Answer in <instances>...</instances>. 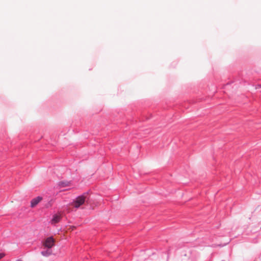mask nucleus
Instances as JSON below:
<instances>
[{"label": "nucleus", "mask_w": 261, "mask_h": 261, "mask_svg": "<svg viewBox=\"0 0 261 261\" xmlns=\"http://www.w3.org/2000/svg\"><path fill=\"white\" fill-rule=\"evenodd\" d=\"M61 220V217L58 214H54L51 218V221L53 223H57L60 222Z\"/></svg>", "instance_id": "39448f33"}, {"label": "nucleus", "mask_w": 261, "mask_h": 261, "mask_svg": "<svg viewBox=\"0 0 261 261\" xmlns=\"http://www.w3.org/2000/svg\"><path fill=\"white\" fill-rule=\"evenodd\" d=\"M70 181L67 180L61 181L58 182V186L61 188H64L69 185Z\"/></svg>", "instance_id": "423d86ee"}, {"label": "nucleus", "mask_w": 261, "mask_h": 261, "mask_svg": "<svg viewBox=\"0 0 261 261\" xmlns=\"http://www.w3.org/2000/svg\"><path fill=\"white\" fill-rule=\"evenodd\" d=\"M55 242L53 236L48 237L43 242V246L46 248L52 249V248L55 245Z\"/></svg>", "instance_id": "f03ea898"}, {"label": "nucleus", "mask_w": 261, "mask_h": 261, "mask_svg": "<svg viewBox=\"0 0 261 261\" xmlns=\"http://www.w3.org/2000/svg\"><path fill=\"white\" fill-rule=\"evenodd\" d=\"M53 253L52 249L46 248L45 250H42L41 251V254L42 256L45 257H48Z\"/></svg>", "instance_id": "20e7f679"}, {"label": "nucleus", "mask_w": 261, "mask_h": 261, "mask_svg": "<svg viewBox=\"0 0 261 261\" xmlns=\"http://www.w3.org/2000/svg\"><path fill=\"white\" fill-rule=\"evenodd\" d=\"M42 199V197L40 196H38L35 198H33L31 201L30 206L31 207H34L36 206L39 202Z\"/></svg>", "instance_id": "7ed1b4c3"}, {"label": "nucleus", "mask_w": 261, "mask_h": 261, "mask_svg": "<svg viewBox=\"0 0 261 261\" xmlns=\"http://www.w3.org/2000/svg\"><path fill=\"white\" fill-rule=\"evenodd\" d=\"M16 261H23V260H21V259H17V260H16Z\"/></svg>", "instance_id": "6e6552de"}, {"label": "nucleus", "mask_w": 261, "mask_h": 261, "mask_svg": "<svg viewBox=\"0 0 261 261\" xmlns=\"http://www.w3.org/2000/svg\"><path fill=\"white\" fill-rule=\"evenodd\" d=\"M4 256V254L3 253H0V259L2 258Z\"/></svg>", "instance_id": "0eeeda50"}, {"label": "nucleus", "mask_w": 261, "mask_h": 261, "mask_svg": "<svg viewBox=\"0 0 261 261\" xmlns=\"http://www.w3.org/2000/svg\"><path fill=\"white\" fill-rule=\"evenodd\" d=\"M88 194V192H85L82 195L76 197L75 200L73 201V206L75 208H78L84 203L86 199V196Z\"/></svg>", "instance_id": "f257e3e1"}]
</instances>
